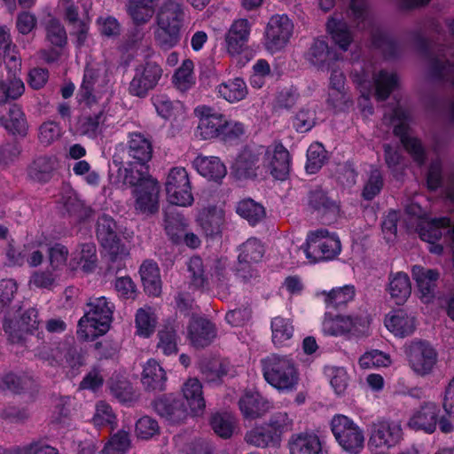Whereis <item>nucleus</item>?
<instances>
[{"mask_svg": "<svg viewBox=\"0 0 454 454\" xmlns=\"http://www.w3.org/2000/svg\"><path fill=\"white\" fill-rule=\"evenodd\" d=\"M224 212L221 207L204 208L198 216V223L207 235L218 231L223 222Z\"/></svg>", "mask_w": 454, "mask_h": 454, "instance_id": "obj_43", "label": "nucleus"}, {"mask_svg": "<svg viewBox=\"0 0 454 454\" xmlns=\"http://www.w3.org/2000/svg\"><path fill=\"white\" fill-rule=\"evenodd\" d=\"M405 353L414 373L426 376L433 372L437 362V353L429 343L413 340L406 345Z\"/></svg>", "mask_w": 454, "mask_h": 454, "instance_id": "obj_10", "label": "nucleus"}, {"mask_svg": "<svg viewBox=\"0 0 454 454\" xmlns=\"http://www.w3.org/2000/svg\"><path fill=\"white\" fill-rule=\"evenodd\" d=\"M157 114L163 119L174 122H182L186 119L187 111L180 101H171L166 95H155L152 98Z\"/></svg>", "mask_w": 454, "mask_h": 454, "instance_id": "obj_29", "label": "nucleus"}, {"mask_svg": "<svg viewBox=\"0 0 454 454\" xmlns=\"http://www.w3.org/2000/svg\"><path fill=\"white\" fill-rule=\"evenodd\" d=\"M197 172L214 182H221L227 174V168L219 157L198 155L193 160Z\"/></svg>", "mask_w": 454, "mask_h": 454, "instance_id": "obj_27", "label": "nucleus"}, {"mask_svg": "<svg viewBox=\"0 0 454 454\" xmlns=\"http://www.w3.org/2000/svg\"><path fill=\"white\" fill-rule=\"evenodd\" d=\"M218 97L229 103H237L247 96L248 90L245 81L241 78L230 79L216 87Z\"/></svg>", "mask_w": 454, "mask_h": 454, "instance_id": "obj_37", "label": "nucleus"}, {"mask_svg": "<svg viewBox=\"0 0 454 454\" xmlns=\"http://www.w3.org/2000/svg\"><path fill=\"white\" fill-rule=\"evenodd\" d=\"M3 125L9 132L20 136H25L28 129L25 114L17 105L10 107L7 117L4 119Z\"/></svg>", "mask_w": 454, "mask_h": 454, "instance_id": "obj_46", "label": "nucleus"}, {"mask_svg": "<svg viewBox=\"0 0 454 454\" xmlns=\"http://www.w3.org/2000/svg\"><path fill=\"white\" fill-rule=\"evenodd\" d=\"M165 230L169 239L176 244L182 243L183 236L186 231V220L181 216H167Z\"/></svg>", "mask_w": 454, "mask_h": 454, "instance_id": "obj_62", "label": "nucleus"}, {"mask_svg": "<svg viewBox=\"0 0 454 454\" xmlns=\"http://www.w3.org/2000/svg\"><path fill=\"white\" fill-rule=\"evenodd\" d=\"M148 165L139 162H133L129 164V168H125L124 183L129 185L144 186L148 179H153L148 174Z\"/></svg>", "mask_w": 454, "mask_h": 454, "instance_id": "obj_55", "label": "nucleus"}, {"mask_svg": "<svg viewBox=\"0 0 454 454\" xmlns=\"http://www.w3.org/2000/svg\"><path fill=\"white\" fill-rule=\"evenodd\" d=\"M287 447L289 454H323L319 436L312 432H301L290 436Z\"/></svg>", "mask_w": 454, "mask_h": 454, "instance_id": "obj_25", "label": "nucleus"}, {"mask_svg": "<svg viewBox=\"0 0 454 454\" xmlns=\"http://www.w3.org/2000/svg\"><path fill=\"white\" fill-rule=\"evenodd\" d=\"M156 325L157 316L153 308L145 307L137 311L135 317L137 335L143 338H149L154 333Z\"/></svg>", "mask_w": 454, "mask_h": 454, "instance_id": "obj_41", "label": "nucleus"}, {"mask_svg": "<svg viewBox=\"0 0 454 454\" xmlns=\"http://www.w3.org/2000/svg\"><path fill=\"white\" fill-rule=\"evenodd\" d=\"M72 257H76V262H81L79 269L89 273L93 271L97 266L96 246L93 243H87L73 253Z\"/></svg>", "mask_w": 454, "mask_h": 454, "instance_id": "obj_53", "label": "nucleus"}, {"mask_svg": "<svg viewBox=\"0 0 454 454\" xmlns=\"http://www.w3.org/2000/svg\"><path fill=\"white\" fill-rule=\"evenodd\" d=\"M88 306L90 309L79 320L77 335L84 340H92L109 331L114 306L104 296L91 299Z\"/></svg>", "mask_w": 454, "mask_h": 454, "instance_id": "obj_3", "label": "nucleus"}, {"mask_svg": "<svg viewBox=\"0 0 454 454\" xmlns=\"http://www.w3.org/2000/svg\"><path fill=\"white\" fill-rule=\"evenodd\" d=\"M70 1L59 0V5L64 9L67 20L73 25L71 34L76 36L77 45L82 46L85 43L89 32L90 19L88 15L91 7V0H83L84 15L86 16L84 20L78 19L76 7L70 4Z\"/></svg>", "mask_w": 454, "mask_h": 454, "instance_id": "obj_20", "label": "nucleus"}, {"mask_svg": "<svg viewBox=\"0 0 454 454\" xmlns=\"http://www.w3.org/2000/svg\"><path fill=\"white\" fill-rule=\"evenodd\" d=\"M325 160V150L319 143H313L307 151L306 171L309 174L317 172Z\"/></svg>", "mask_w": 454, "mask_h": 454, "instance_id": "obj_59", "label": "nucleus"}, {"mask_svg": "<svg viewBox=\"0 0 454 454\" xmlns=\"http://www.w3.org/2000/svg\"><path fill=\"white\" fill-rule=\"evenodd\" d=\"M194 64L191 59H185L182 65L176 69L173 75V83L175 87L181 90L186 91L195 84Z\"/></svg>", "mask_w": 454, "mask_h": 454, "instance_id": "obj_48", "label": "nucleus"}, {"mask_svg": "<svg viewBox=\"0 0 454 454\" xmlns=\"http://www.w3.org/2000/svg\"><path fill=\"white\" fill-rule=\"evenodd\" d=\"M406 214L410 215V224H416V231L420 239L428 243L431 253L441 254L442 247L436 242L440 240L443 231L450 226V220L446 217L429 219L427 213L418 202H411L406 206Z\"/></svg>", "mask_w": 454, "mask_h": 454, "instance_id": "obj_5", "label": "nucleus"}, {"mask_svg": "<svg viewBox=\"0 0 454 454\" xmlns=\"http://www.w3.org/2000/svg\"><path fill=\"white\" fill-rule=\"evenodd\" d=\"M162 75V68L154 62H147L136 69L135 76L129 83V93L143 98L153 89Z\"/></svg>", "mask_w": 454, "mask_h": 454, "instance_id": "obj_15", "label": "nucleus"}, {"mask_svg": "<svg viewBox=\"0 0 454 454\" xmlns=\"http://www.w3.org/2000/svg\"><path fill=\"white\" fill-rule=\"evenodd\" d=\"M391 125L394 127L395 134L400 137L403 146L413 157L414 160L419 165L424 160V150L420 142L411 137L408 129V116L403 109L397 107L393 112V116L389 118Z\"/></svg>", "mask_w": 454, "mask_h": 454, "instance_id": "obj_14", "label": "nucleus"}, {"mask_svg": "<svg viewBox=\"0 0 454 454\" xmlns=\"http://www.w3.org/2000/svg\"><path fill=\"white\" fill-rule=\"evenodd\" d=\"M182 393L189 407L190 414L192 416L201 415L206 407V403L200 380L195 378L187 380L183 385Z\"/></svg>", "mask_w": 454, "mask_h": 454, "instance_id": "obj_32", "label": "nucleus"}, {"mask_svg": "<svg viewBox=\"0 0 454 454\" xmlns=\"http://www.w3.org/2000/svg\"><path fill=\"white\" fill-rule=\"evenodd\" d=\"M403 438V430L397 422L380 419L369 429L368 450L372 454H388Z\"/></svg>", "mask_w": 454, "mask_h": 454, "instance_id": "obj_7", "label": "nucleus"}, {"mask_svg": "<svg viewBox=\"0 0 454 454\" xmlns=\"http://www.w3.org/2000/svg\"><path fill=\"white\" fill-rule=\"evenodd\" d=\"M337 59L336 54L330 51L326 43L322 40H316L307 53V59L319 68H324L329 61Z\"/></svg>", "mask_w": 454, "mask_h": 454, "instance_id": "obj_49", "label": "nucleus"}, {"mask_svg": "<svg viewBox=\"0 0 454 454\" xmlns=\"http://www.w3.org/2000/svg\"><path fill=\"white\" fill-rule=\"evenodd\" d=\"M294 31V24L286 15H275L270 18L265 33V46L268 51L276 52L286 46Z\"/></svg>", "mask_w": 454, "mask_h": 454, "instance_id": "obj_13", "label": "nucleus"}, {"mask_svg": "<svg viewBox=\"0 0 454 454\" xmlns=\"http://www.w3.org/2000/svg\"><path fill=\"white\" fill-rule=\"evenodd\" d=\"M166 380L163 368L154 359H149L144 365L141 379L145 387L151 390H162Z\"/></svg>", "mask_w": 454, "mask_h": 454, "instance_id": "obj_38", "label": "nucleus"}, {"mask_svg": "<svg viewBox=\"0 0 454 454\" xmlns=\"http://www.w3.org/2000/svg\"><path fill=\"white\" fill-rule=\"evenodd\" d=\"M187 336L194 347H205L215 337V328L207 319L193 316L188 325Z\"/></svg>", "mask_w": 454, "mask_h": 454, "instance_id": "obj_26", "label": "nucleus"}, {"mask_svg": "<svg viewBox=\"0 0 454 454\" xmlns=\"http://www.w3.org/2000/svg\"><path fill=\"white\" fill-rule=\"evenodd\" d=\"M97 237L103 248L111 255L113 260L128 254L127 247L118 236L116 223L112 217L102 215L98 218Z\"/></svg>", "mask_w": 454, "mask_h": 454, "instance_id": "obj_12", "label": "nucleus"}, {"mask_svg": "<svg viewBox=\"0 0 454 454\" xmlns=\"http://www.w3.org/2000/svg\"><path fill=\"white\" fill-rule=\"evenodd\" d=\"M384 325L394 336L405 338L414 333L417 318L412 312L405 309H395L385 316Z\"/></svg>", "mask_w": 454, "mask_h": 454, "instance_id": "obj_17", "label": "nucleus"}, {"mask_svg": "<svg viewBox=\"0 0 454 454\" xmlns=\"http://www.w3.org/2000/svg\"><path fill=\"white\" fill-rule=\"evenodd\" d=\"M128 152L136 162L147 164L153 154L152 143L141 133H131L128 141Z\"/></svg>", "mask_w": 454, "mask_h": 454, "instance_id": "obj_35", "label": "nucleus"}, {"mask_svg": "<svg viewBox=\"0 0 454 454\" xmlns=\"http://www.w3.org/2000/svg\"><path fill=\"white\" fill-rule=\"evenodd\" d=\"M24 91V82L16 74L9 75L6 79H0V105L19 98Z\"/></svg>", "mask_w": 454, "mask_h": 454, "instance_id": "obj_44", "label": "nucleus"}, {"mask_svg": "<svg viewBox=\"0 0 454 454\" xmlns=\"http://www.w3.org/2000/svg\"><path fill=\"white\" fill-rule=\"evenodd\" d=\"M59 162L56 156H41L36 158L27 169L28 178L37 183H46L51 180Z\"/></svg>", "mask_w": 454, "mask_h": 454, "instance_id": "obj_31", "label": "nucleus"}, {"mask_svg": "<svg viewBox=\"0 0 454 454\" xmlns=\"http://www.w3.org/2000/svg\"><path fill=\"white\" fill-rule=\"evenodd\" d=\"M68 256L69 252L65 246L61 244L50 245L48 251L49 267L56 272L57 276L67 278L79 270L81 262H76V257L68 259Z\"/></svg>", "mask_w": 454, "mask_h": 454, "instance_id": "obj_19", "label": "nucleus"}, {"mask_svg": "<svg viewBox=\"0 0 454 454\" xmlns=\"http://www.w3.org/2000/svg\"><path fill=\"white\" fill-rule=\"evenodd\" d=\"M47 41L53 47L51 51H43V58L47 62L58 60L64 53L67 43V36L64 27L59 21L51 20L46 27Z\"/></svg>", "mask_w": 454, "mask_h": 454, "instance_id": "obj_24", "label": "nucleus"}, {"mask_svg": "<svg viewBox=\"0 0 454 454\" xmlns=\"http://www.w3.org/2000/svg\"><path fill=\"white\" fill-rule=\"evenodd\" d=\"M130 446L129 434L119 431L114 434L101 450L102 454H126Z\"/></svg>", "mask_w": 454, "mask_h": 454, "instance_id": "obj_58", "label": "nucleus"}, {"mask_svg": "<svg viewBox=\"0 0 454 454\" xmlns=\"http://www.w3.org/2000/svg\"><path fill=\"white\" fill-rule=\"evenodd\" d=\"M294 331V325L287 318L276 317L271 321L272 341L277 347L288 345Z\"/></svg>", "mask_w": 454, "mask_h": 454, "instance_id": "obj_42", "label": "nucleus"}, {"mask_svg": "<svg viewBox=\"0 0 454 454\" xmlns=\"http://www.w3.org/2000/svg\"><path fill=\"white\" fill-rule=\"evenodd\" d=\"M107 116L103 112L98 113L95 116L82 117L78 121V129L83 135L95 137L104 132L107 123Z\"/></svg>", "mask_w": 454, "mask_h": 454, "instance_id": "obj_47", "label": "nucleus"}, {"mask_svg": "<svg viewBox=\"0 0 454 454\" xmlns=\"http://www.w3.org/2000/svg\"><path fill=\"white\" fill-rule=\"evenodd\" d=\"M289 152L281 144L267 147L251 146L243 149L231 166L232 173L239 180L252 179L264 172L276 179L285 180L290 172Z\"/></svg>", "mask_w": 454, "mask_h": 454, "instance_id": "obj_1", "label": "nucleus"}, {"mask_svg": "<svg viewBox=\"0 0 454 454\" xmlns=\"http://www.w3.org/2000/svg\"><path fill=\"white\" fill-rule=\"evenodd\" d=\"M325 375L337 395H343L348 388L349 376L344 367L328 365L325 367Z\"/></svg>", "mask_w": 454, "mask_h": 454, "instance_id": "obj_45", "label": "nucleus"}, {"mask_svg": "<svg viewBox=\"0 0 454 454\" xmlns=\"http://www.w3.org/2000/svg\"><path fill=\"white\" fill-rule=\"evenodd\" d=\"M301 248L310 262H328L340 254L341 242L336 232L318 228L308 232Z\"/></svg>", "mask_w": 454, "mask_h": 454, "instance_id": "obj_6", "label": "nucleus"}, {"mask_svg": "<svg viewBox=\"0 0 454 454\" xmlns=\"http://www.w3.org/2000/svg\"><path fill=\"white\" fill-rule=\"evenodd\" d=\"M358 363L361 368L371 369L389 366L392 360L387 354L377 349H372L361 356Z\"/></svg>", "mask_w": 454, "mask_h": 454, "instance_id": "obj_57", "label": "nucleus"}, {"mask_svg": "<svg viewBox=\"0 0 454 454\" xmlns=\"http://www.w3.org/2000/svg\"><path fill=\"white\" fill-rule=\"evenodd\" d=\"M411 275L418 286L420 300L424 303L433 302L436 298L435 287L439 272L415 265L411 269Z\"/></svg>", "mask_w": 454, "mask_h": 454, "instance_id": "obj_23", "label": "nucleus"}, {"mask_svg": "<svg viewBox=\"0 0 454 454\" xmlns=\"http://www.w3.org/2000/svg\"><path fill=\"white\" fill-rule=\"evenodd\" d=\"M168 201L178 207H190L194 201L189 175L184 168H172L165 183Z\"/></svg>", "mask_w": 454, "mask_h": 454, "instance_id": "obj_9", "label": "nucleus"}, {"mask_svg": "<svg viewBox=\"0 0 454 454\" xmlns=\"http://www.w3.org/2000/svg\"><path fill=\"white\" fill-rule=\"evenodd\" d=\"M50 241L43 234L35 238L34 241L27 244L25 248L27 251V261L32 267L40 265L43 259V252L49 251Z\"/></svg>", "mask_w": 454, "mask_h": 454, "instance_id": "obj_54", "label": "nucleus"}, {"mask_svg": "<svg viewBox=\"0 0 454 454\" xmlns=\"http://www.w3.org/2000/svg\"><path fill=\"white\" fill-rule=\"evenodd\" d=\"M317 294L322 295L327 306L337 307L344 305L353 300L355 288L353 286H344L342 287L333 288L330 292L322 291Z\"/></svg>", "mask_w": 454, "mask_h": 454, "instance_id": "obj_51", "label": "nucleus"}, {"mask_svg": "<svg viewBox=\"0 0 454 454\" xmlns=\"http://www.w3.org/2000/svg\"><path fill=\"white\" fill-rule=\"evenodd\" d=\"M264 380L280 392L295 391L300 382V372L294 360L289 356L271 354L261 360Z\"/></svg>", "mask_w": 454, "mask_h": 454, "instance_id": "obj_2", "label": "nucleus"}, {"mask_svg": "<svg viewBox=\"0 0 454 454\" xmlns=\"http://www.w3.org/2000/svg\"><path fill=\"white\" fill-rule=\"evenodd\" d=\"M239 407L244 418L255 419L264 416L273 404L255 390H247L239 401Z\"/></svg>", "mask_w": 454, "mask_h": 454, "instance_id": "obj_21", "label": "nucleus"}, {"mask_svg": "<svg viewBox=\"0 0 454 454\" xmlns=\"http://www.w3.org/2000/svg\"><path fill=\"white\" fill-rule=\"evenodd\" d=\"M184 12L172 0H167L157 13V28L154 31L156 44L162 50H170L181 41Z\"/></svg>", "mask_w": 454, "mask_h": 454, "instance_id": "obj_4", "label": "nucleus"}, {"mask_svg": "<svg viewBox=\"0 0 454 454\" xmlns=\"http://www.w3.org/2000/svg\"><path fill=\"white\" fill-rule=\"evenodd\" d=\"M236 211L252 225L256 224L265 216L264 207L250 199L239 201L237 205Z\"/></svg>", "mask_w": 454, "mask_h": 454, "instance_id": "obj_50", "label": "nucleus"}, {"mask_svg": "<svg viewBox=\"0 0 454 454\" xmlns=\"http://www.w3.org/2000/svg\"><path fill=\"white\" fill-rule=\"evenodd\" d=\"M331 428L340 448L348 454H359L364 447L363 429L350 418L337 414L331 420Z\"/></svg>", "mask_w": 454, "mask_h": 454, "instance_id": "obj_8", "label": "nucleus"}, {"mask_svg": "<svg viewBox=\"0 0 454 454\" xmlns=\"http://www.w3.org/2000/svg\"><path fill=\"white\" fill-rule=\"evenodd\" d=\"M387 292L396 305L404 304L411 294L409 276L402 271L391 273L388 277Z\"/></svg>", "mask_w": 454, "mask_h": 454, "instance_id": "obj_33", "label": "nucleus"}, {"mask_svg": "<svg viewBox=\"0 0 454 454\" xmlns=\"http://www.w3.org/2000/svg\"><path fill=\"white\" fill-rule=\"evenodd\" d=\"M135 209L143 215H152L159 208L160 185L156 179H148L144 186L135 188Z\"/></svg>", "mask_w": 454, "mask_h": 454, "instance_id": "obj_18", "label": "nucleus"}, {"mask_svg": "<svg viewBox=\"0 0 454 454\" xmlns=\"http://www.w3.org/2000/svg\"><path fill=\"white\" fill-rule=\"evenodd\" d=\"M250 32L251 24L247 19H239L232 22L225 35L226 50L231 56H238L244 51Z\"/></svg>", "mask_w": 454, "mask_h": 454, "instance_id": "obj_22", "label": "nucleus"}, {"mask_svg": "<svg viewBox=\"0 0 454 454\" xmlns=\"http://www.w3.org/2000/svg\"><path fill=\"white\" fill-rule=\"evenodd\" d=\"M369 324L370 321L367 317L353 318L349 316L338 315L333 317L329 313H326L322 329L325 334L333 336L346 333L359 335L367 332Z\"/></svg>", "mask_w": 454, "mask_h": 454, "instance_id": "obj_11", "label": "nucleus"}, {"mask_svg": "<svg viewBox=\"0 0 454 454\" xmlns=\"http://www.w3.org/2000/svg\"><path fill=\"white\" fill-rule=\"evenodd\" d=\"M194 114L199 119L197 136L203 140L219 137L223 125L224 115L207 106H198Z\"/></svg>", "mask_w": 454, "mask_h": 454, "instance_id": "obj_16", "label": "nucleus"}, {"mask_svg": "<svg viewBox=\"0 0 454 454\" xmlns=\"http://www.w3.org/2000/svg\"><path fill=\"white\" fill-rule=\"evenodd\" d=\"M214 432L223 438L231 436L235 427V418L230 414H215L211 419Z\"/></svg>", "mask_w": 454, "mask_h": 454, "instance_id": "obj_60", "label": "nucleus"}, {"mask_svg": "<svg viewBox=\"0 0 454 454\" xmlns=\"http://www.w3.org/2000/svg\"><path fill=\"white\" fill-rule=\"evenodd\" d=\"M267 425L281 442L284 434L293 429L294 419L286 411L276 412L270 418Z\"/></svg>", "mask_w": 454, "mask_h": 454, "instance_id": "obj_56", "label": "nucleus"}, {"mask_svg": "<svg viewBox=\"0 0 454 454\" xmlns=\"http://www.w3.org/2000/svg\"><path fill=\"white\" fill-rule=\"evenodd\" d=\"M245 440L248 444L258 448L278 447L280 444L278 435L272 433L267 423L247 431Z\"/></svg>", "mask_w": 454, "mask_h": 454, "instance_id": "obj_36", "label": "nucleus"}, {"mask_svg": "<svg viewBox=\"0 0 454 454\" xmlns=\"http://www.w3.org/2000/svg\"><path fill=\"white\" fill-rule=\"evenodd\" d=\"M99 69L88 66L84 71L82 82L79 91L80 101L90 106L97 100V87L100 85Z\"/></svg>", "mask_w": 454, "mask_h": 454, "instance_id": "obj_34", "label": "nucleus"}, {"mask_svg": "<svg viewBox=\"0 0 454 454\" xmlns=\"http://www.w3.org/2000/svg\"><path fill=\"white\" fill-rule=\"evenodd\" d=\"M154 410L170 424H178L188 416L187 410L172 395H166L157 399L154 402Z\"/></svg>", "mask_w": 454, "mask_h": 454, "instance_id": "obj_30", "label": "nucleus"}, {"mask_svg": "<svg viewBox=\"0 0 454 454\" xmlns=\"http://www.w3.org/2000/svg\"><path fill=\"white\" fill-rule=\"evenodd\" d=\"M397 83V77L395 74L380 72L374 79L375 93L378 99L387 98Z\"/></svg>", "mask_w": 454, "mask_h": 454, "instance_id": "obj_61", "label": "nucleus"}, {"mask_svg": "<svg viewBox=\"0 0 454 454\" xmlns=\"http://www.w3.org/2000/svg\"><path fill=\"white\" fill-rule=\"evenodd\" d=\"M264 254L262 244L256 239H247L239 248V271L246 270L253 263L259 262Z\"/></svg>", "mask_w": 454, "mask_h": 454, "instance_id": "obj_39", "label": "nucleus"}, {"mask_svg": "<svg viewBox=\"0 0 454 454\" xmlns=\"http://www.w3.org/2000/svg\"><path fill=\"white\" fill-rule=\"evenodd\" d=\"M438 407L434 403H427L411 416L408 426L414 430L433 433L436 428Z\"/></svg>", "mask_w": 454, "mask_h": 454, "instance_id": "obj_28", "label": "nucleus"}, {"mask_svg": "<svg viewBox=\"0 0 454 454\" xmlns=\"http://www.w3.org/2000/svg\"><path fill=\"white\" fill-rule=\"evenodd\" d=\"M140 276L145 291L152 296H158L161 292V280L157 263L145 261L140 267Z\"/></svg>", "mask_w": 454, "mask_h": 454, "instance_id": "obj_40", "label": "nucleus"}, {"mask_svg": "<svg viewBox=\"0 0 454 454\" xmlns=\"http://www.w3.org/2000/svg\"><path fill=\"white\" fill-rule=\"evenodd\" d=\"M109 388L120 401L126 402L131 395V387L127 378L120 373L114 374L109 380Z\"/></svg>", "mask_w": 454, "mask_h": 454, "instance_id": "obj_64", "label": "nucleus"}, {"mask_svg": "<svg viewBox=\"0 0 454 454\" xmlns=\"http://www.w3.org/2000/svg\"><path fill=\"white\" fill-rule=\"evenodd\" d=\"M327 31L340 49L342 51L348 49L351 42V35L345 22L336 18H332L327 22Z\"/></svg>", "mask_w": 454, "mask_h": 454, "instance_id": "obj_52", "label": "nucleus"}, {"mask_svg": "<svg viewBox=\"0 0 454 454\" xmlns=\"http://www.w3.org/2000/svg\"><path fill=\"white\" fill-rule=\"evenodd\" d=\"M156 8L150 7L147 4L140 5L132 3H127V12L137 26L148 23L155 14Z\"/></svg>", "mask_w": 454, "mask_h": 454, "instance_id": "obj_63", "label": "nucleus"}]
</instances>
